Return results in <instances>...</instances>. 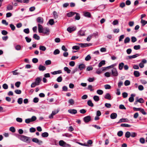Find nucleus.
Here are the masks:
<instances>
[{
	"instance_id": "nucleus-53",
	"label": "nucleus",
	"mask_w": 147,
	"mask_h": 147,
	"mask_svg": "<svg viewBox=\"0 0 147 147\" xmlns=\"http://www.w3.org/2000/svg\"><path fill=\"white\" fill-rule=\"evenodd\" d=\"M140 111L143 115H146V112L144 109L141 108H140Z\"/></svg>"
},
{
	"instance_id": "nucleus-47",
	"label": "nucleus",
	"mask_w": 147,
	"mask_h": 147,
	"mask_svg": "<svg viewBox=\"0 0 147 147\" xmlns=\"http://www.w3.org/2000/svg\"><path fill=\"white\" fill-rule=\"evenodd\" d=\"M140 142L142 144H144L145 142V139L143 138H141L140 139Z\"/></svg>"
},
{
	"instance_id": "nucleus-20",
	"label": "nucleus",
	"mask_w": 147,
	"mask_h": 147,
	"mask_svg": "<svg viewBox=\"0 0 147 147\" xmlns=\"http://www.w3.org/2000/svg\"><path fill=\"white\" fill-rule=\"evenodd\" d=\"M105 64V61L104 60L101 61L99 63L98 67H101L103 65H104Z\"/></svg>"
},
{
	"instance_id": "nucleus-46",
	"label": "nucleus",
	"mask_w": 147,
	"mask_h": 147,
	"mask_svg": "<svg viewBox=\"0 0 147 147\" xmlns=\"http://www.w3.org/2000/svg\"><path fill=\"white\" fill-rule=\"evenodd\" d=\"M23 102V99L22 98H20L18 99V102L19 104H21Z\"/></svg>"
},
{
	"instance_id": "nucleus-63",
	"label": "nucleus",
	"mask_w": 147,
	"mask_h": 147,
	"mask_svg": "<svg viewBox=\"0 0 147 147\" xmlns=\"http://www.w3.org/2000/svg\"><path fill=\"white\" fill-rule=\"evenodd\" d=\"M119 108L121 109H126V108L123 105H120L119 106Z\"/></svg>"
},
{
	"instance_id": "nucleus-35",
	"label": "nucleus",
	"mask_w": 147,
	"mask_h": 147,
	"mask_svg": "<svg viewBox=\"0 0 147 147\" xmlns=\"http://www.w3.org/2000/svg\"><path fill=\"white\" fill-rule=\"evenodd\" d=\"M120 125L121 127H129L131 126V125H130L125 123L122 124L121 125Z\"/></svg>"
},
{
	"instance_id": "nucleus-44",
	"label": "nucleus",
	"mask_w": 147,
	"mask_h": 147,
	"mask_svg": "<svg viewBox=\"0 0 147 147\" xmlns=\"http://www.w3.org/2000/svg\"><path fill=\"white\" fill-rule=\"evenodd\" d=\"M60 53V51L58 49H55L53 52V54L55 55L58 54Z\"/></svg>"
},
{
	"instance_id": "nucleus-42",
	"label": "nucleus",
	"mask_w": 147,
	"mask_h": 147,
	"mask_svg": "<svg viewBox=\"0 0 147 147\" xmlns=\"http://www.w3.org/2000/svg\"><path fill=\"white\" fill-rule=\"evenodd\" d=\"M93 86L91 85H89L87 88V89L89 90L90 91H93L94 89H92Z\"/></svg>"
},
{
	"instance_id": "nucleus-58",
	"label": "nucleus",
	"mask_w": 147,
	"mask_h": 147,
	"mask_svg": "<svg viewBox=\"0 0 147 147\" xmlns=\"http://www.w3.org/2000/svg\"><path fill=\"white\" fill-rule=\"evenodd\" d=\"M124 35L123 34L121 35L119 38V41L120 42L124 38Z\"/></svg>"
},
{
	"instance_id": "nucleus-30",
	"label": "nucleus",
	"mask_w": 147,
	"mask_h": 147,
	"mask_svg": "<svg viewBox=\"0 0 147 147\" xmlns=\"http://www.w3.org/2000/svg\"><path fill=\"white\" fill-rule=\"evenodd\" d=\"M131 135V133L127 131L125 133V136L126 138H128Z\"/></svg>"
},
{
	"instance_id": "nucleus-9",
	"label": "nucleus",
	"mask_w": 147,
	"mask_h": 147,
	"mask_svg": "<svg viewBox=\"0 0 147 147\" xmlns=\"http://www.w3.org/2000/svg\"><path fill=\"white\" fill-rule=\"evenodd\" d=\"M36 21L39 24H42L43 22V19L41 17H38L37 18Z\"/></svg>"
},
{
	"instance_id": "nucleus-48",
	"label": "nucleus",
	"mask_w": 147,
	"mask_h": 147,
	"mask_svg": "<svg viewBox=\"0 0 147 147\" xmlns=\"http://www.w3.org/2000/svg\"><path fill=\"white\" fill-rule=\"evenodd\" d=\"M9 26L12 30L13 31L15 30L16 27L14 25L11 24L9 25Z\"/></svg>"
},
{
	"instance_id": "nucleus-18",
	"label": "nucleus",
	"mask_w": 147,
	"mask_h": 147,
	"mask_svg": "<svg viewBox=\"0 0 147 147\" xmlns=\"http://www.w3.org/2000/svg\"><path fill=\"white\" fill-rule=\"evenodd\" d=\"M104 97L106 99L109 100L111 99V96L109 93L106 94Z\"/></svg>"
},
{
	"instance_id": "nucleus-6",
	"label": "nucleus",
	"mask_w": 147,
	"mask_h": 147,
	"mask_svg": "<svg viewBox=\"0 0 147 147\" xmlns=\"http://www.w3.org/2000/svg\"><path fill=\"white\" fill-rule=\"evenodd\" d=\"M80 47H89L92 45L91 43H80L79 44Z\"/></svg>"
},
{
	"instance_id": "nucleus-10",
	"label": "nucleus",
	"mask_w": 147,
	"mask_h": 147,
	"mask_svg": "<svg viewBox=\"0 0 147 147\" xmlns=\"http://www.w3.org/2000/svg\"><path fill=\"white\" fill-rule=\"evenodd\" d=\"M68 112L70 113L71 114H76L77 113V111L75 109H70L68 110Z\"/></svg>"
},
{
	"instance_id": "nucleus-43",
	"label": "nucleus",
	"mask_w": 147,
	"mask_h": 147,
	"mask_svg": "<svg viewBox=\"0 0 147 147\" xmlns=\"http://www.w3.org/2000/svg\"><path fill=\"white\" fill-rule=\"evenodd\" d=\"M53 15L55 19H56L58 18V16L56 11H53Z\"/></svg>"
},
{
	"instance_id": "nucleus-57",
	"label": "nucleus",
	"mask_w": 147,
	"mask_h": 147,
	"mask_svg": "<svg viewBox=\"0 0 147 147\" xmlns=\"http://www.w3.org/2000/svg\"><path fill=\"white\" fill-rule=\"evenodd\" d=\"M49 23L51 25H53L54 23L53 20V19H50L49 21Z\"/></svg>"
},
{
	"instance_id": "nucleus-60",
	"label": "nucleus",
	"mask_w": 147,
	"mask_h": 147,
	"mask_svg": "<svg viewBox=\"0 0 147 147\" xmlns=\"http://www.w3.org/2000/svg\"><path fill=\"white\" fill-rule=\"evenodd\" d=\"M131 136L132 137L134 138L136 137L137 136V134L135 132H132L131 133Z\"/></svg>"
},
{
	"instance_id": "nucleus-1",
	"label": "nucleus",
	"mask_w": 147,
	"mask_h": 147,
	"mask_svg": "<svg viewBox=\"0 0 147 147\" xmlns=\"http://www.w3.org/2000/svg\"><path fill=\"white\" fill-rule=\"evenodd\" d=\"M18 138L22 141L26 143L30 142V141L31 140L30 138L22 135H19Z\"/></svg>"
},
{
	"instance_id": "nucleus-17",
	"label": "nucleus",
	"mask_w": 147,
	"mask_h": 147,
	"mask_svg": "<svg viewBox=\"0 0 147 147\" xmlns=\"http://www.w3.org/2000/svg\"><path fill=\"white\" fill-rule=\"evenodd\" d=\"M62 73L61 71L59 70L57 71H55L53 72H51V73L53 75H55L58 74H60Z\"/></svg>"
},
{
	"instance_id": "nucleus-33",
	"label": "nucleus",
	"mask_w": 147,
	"mask_h": 147,
	"mask_svg": "<svg viewBox=\"0 0 147 147\" xmlns=\"http://www.w3.org/2000/svg\"><path fill=\"white\" fill-rule=\"evenodd\" d=\"M13 6L12 5L9 4L7 7V9L8 10H10L12 9Z\"/></svg>"
},
{
	"instance_id": "nucleus-4",
	"label": "nucleus",
	"mask_w": 147,
	"mask_h": 147,
	"mask_svg": "<svg viewBox=\"0 0 147 147\" xmlns=\"http://www.w3.org/2000/svg\"><path fill=\"white\" fill-rule=\"evenodd\" d=\"M91 120V117L90 116H88L83 118V120L86 123H88Z\"/></svg>"
},
{
	"instance_id": "nucleus-49",
	"label": "nucleus",
	"mask_w": 147,
	"mask_h": 147,
	"mask_svg": "<svg viewBox=\"0 0 147 147\" xmlns=\"http://www.w3.org/2000/svg\"><path fill=\"white\" fill-rule=\"evenodd\" d=\"M134 48L135 50H138L140 48V46L139 45H135L134 47Z\"/></svg>"
},
{
	"instance_id": "nucleus-52",
	"label": "nucleus",
	"mask_w": 147,
	"mask_h": 147,
	"mask_svg": "<svg viewBox=\"0 0 147 147\" xmlns=\"http://www.w3.org/2000/svg\"><path fill=\"white\" fill-rule=\"evenodd\" d=\"M137 101H138V102L141 103H143L144 102V99L142 98H140L139 99H137Z\"/></svg>"
},
{
	"instance_id": "nucleus-26",
	"label": "nucleus",
	"mask_w": 147,
	"mask_h": 147,
	"mask_svg": "<svg viewBox=\"0 0 147 147\" xmlns=\"http://www.w3.org/2000/svg\"><path fill=\"white\" fill-rule=\"evenodd\" d=\"M87 104L88 105L91 107H93L94 106L91 100H89L87 101Z\"/></svg>"
},
{
	"instance_id": "nucleus-40",
	"label": "nucleus",
	"mask_w": 147,
	"mask_h": 147,
	"mask_svg": "<svg viewBox=\"0 0 147 147\" xmlns=\"http://www.w3.org/2000/svg\"><path fill=\"white\" fill-rule=\"evenodd\" d=\"M97 93L99 95H102L103 93V91L101 90H98L96 91Z\"/></svg>"
},
{
	"instance_id": "nucleus-50",
	"label": "nucleus",
	"mask_w": 147,
	"mask_h": 147,
	"mask_svg": "<svg viewBox=\"0 0 147 147\" xmlns=\"http://www.w3.org/2000/svg\"><path fill=\"white\" fill-rule=\"evenodd\" d=\"M57 81L58 82H61L62 80V78L61 76H60L57 78Z\"/></svg>"
},
{
	"instance_id": "nucleus-51",
	"label": "nucleus",
	"mask_w": 147,
	"mask_h": 147,
	"mask_svg": "<svg viewBox=\"0 0 147 147\" xmlns=\"http://www.w3.org/2000/svg\"><path fill=\"white\" fill-rule=\"evenodd\" d=\"M91 59V57L89 55H88L85 58V60L86 61H88Z\"/></svg>"
},
{
	"instance_id": "nucleus-3",
	"label": "nucleus",
	"mask_w": 147,
	"mask_h": 147,
	"mask_svg": "<svg viewBox=\"0 0 147 147\" xmlns=\"http://www.w3.org/2000/svg\"><path fill=\"white\" fill-rule=\"evenodd\" d=\"M32 141L33 142L37 143L39 145H41L43 143V142L40 140H39L37 138H33L32 139Z\"/></svg>"
},
{
	"instance_id": "nucleus-62",
	"label": "nucleus",
	"mask_w": 147,
	"mask_h": 147,
	"mask_svg": "<svg viewBox=\"0 0 147 147\" xmlns=\"http://www.w3.org/2000/svg\"><path fill=\"white\" fill-rule=\"evenodd\" d=\"M73 49H75L76 50H78L80 49V47L78 46H74L72 47Z\"/></svg>"
},
{
	"instance_id": "nucleus-59",
	"label": "nucleus",
	"mask_w": 147,
	"mask_h": 147,
	"mask_svg": "<svg viewBox=\"0 0 147 147\" xmlns=\"http://www.w3.org/2000/svg\"><path fill=\"white\" fill-rule=\"evenodd\" d=\"M15 49L18 51L20 50L21 49V47L20 45H17L15 47Z\"/></svg>"
},
{
	"instance_id": "nucleus-64",
	"label": "nucleus",
	"mask_w": 147,
	"mask_h": 147,
	"mask_svg": "<svg viewBox=\"0 0 147 147\" xmlns=\"http://www.w3.org/2000/svg\"><path fill=\"white\" fill-rule=\"evenodd\" d=\"M20 84H21V83L20 82H16L15 83V85L17 88H18L19 87L20 85Z\"/></svg>"
},
{
	"instance_id": "nucleus-36",
	"label": "nucleus",
	"mask_w": 147,
	"mask_h": 147,
	"mask_svg": "<svg viewBox=\"0 0 147 147\" xmlns=\"http://www.w3.org/2000/svg\"><path fill=\"white\" fill-rule=\"evenodd\" d=\"M130 40V39L129 37H127L126 38L124 41V42L125 43H127L129 42Z\"/></svg>"
},
{
	"instance_id": "nucleus-11",
	"label": "nucleus",
	"mask_w": 147,
	"mask_h": 147,
	"mask_svg": "<svg viewBox=\"0 0 147 147\" xmlns=\"http://www.w3.org/2000/svg\"><path fill=\"white\" fill-rule=\"evenodd\" d=\"M76 12L71 11L67 13V16L68 17H70L76 14Z\"/></svg>"
},
{
	"instance_id": "nucleus-24",
	"label": "nucleus",
	"mask_w": 147,
	"mask_h": 147,
	"mask_svg": "<svg viewBox=\"0 0 147 147\" xmlns=\"http://www.w3.org/2000/svg\"><path fill=\"white\" fill-rule=\"evenodd\" d=\"M124 66V63L123 62H121L119 64V69L120 70H121Z\"/></svg>"
},
{
	"instance_id": "nucleus-12",
	"label": "nucleus",
	"mask_w": 147,
	"mask_h": 147,
	"mask_svg": "<svg viewBox=\"0 0 147 147\" xmlns=\"http://www.w3.org/2000/svg\"><path fill=\"white\" fill-rule=\"evenodd\" d=\"M84 16L87 17L88 18H90L91 15L90 13L88 12H84Z\"/></svg>"
},
{
	"instance_id": "nucleus-28",
	"label": "nucleus",
	"mask_w": 147,
	"mask_h": 147,
	"mask_svg": "<svg viewBox=\"0 0 147 147\" xmlns=\"http://www.w3.org/2000/svg\"><path fill=\"white\" fill-rule=\"evenodd\" d=\"M39 49L43 51H45L46 49V47L43 46H40L39 47Z\"/></svg>"
},
{
	"instance_id": "nucleus-34",
	"label": "nucleus",
	"mask_w": 147,
	"mask_h": 147,
	"mask_svg": "<svg viewBox=\"0 0 147 147\" xmlns=\"http://www.w3.org/2000/svg\"><path fill=\"white\" fill-rule=\"evenodd\" d=\"M102 70L101 68L98 69L96 71V73L98 74H99L102 73Z\"/></svg>"
},
{
	"instance_id": "nucleus-39",
	"label": "nucleus",
	"mask_w": 147,
	"mask_h": 147,
	"mask_svg": "<svg viewBox=\"0 0 147 147\" xmlns=\"http://www.w3.org/2000/svg\"><path fill=\"white\" fill-rule=\"evenodd\" d=\"M76 16L75 17V19L76 20H78L80 19V14L78 13H76Z\"/></svg>"
},
{
	"instance_id": "nucleus-56",
	"label": "nucleus",
	"mask_w": 147,
	"mask_h": 147,
	"mask_svg": "<svg viewBox=\"0 0 147 147\" xmlns=\"http://www.w3.org/2000/svg\"><path fill=\"white\" fill-rule=\"evenodd\" d=\"M15 92L17 94H20L21 93L22 91L20 90H15Z\"/></svg>"
},
{
	"instance_id": "nucleus-22",
	"label": "nucleus",
	"mask_w": 147,
	"mask_h": 147,
	"mask_svg": "<svg viewBox=\"0 0 147 147\" xmlns=\"http://www.w3.org/2000/svg\"><path fill=\"white\" fill-rule=\"evenodd\" d=\"M134 74L135 76L136 77H138L140 76V73L138 71H135L134 72Z\"/></svg>"
},
{
	"instance_id": "nucleus-25",
	"label": "nucleus",
	"mask_w": 147,
	"mask_h": 147,
	"mask_svg": "<svg viewBox=\"0 0 147 147\" xmlns=\"http://www.w3.org/2000/svg\"><path fill=\"white\" fill-rule=\"evenodd\" d=\"M78 34L80 36H83L85 35V32L82 30H80L78 32Z\"/></svg>"
},
{
	"instance_id": "nucleus-38",
	"label": "nucleus",
	"mask_w": 147,
	"mask_h": 147,
	"mask_svg": "<svg viewBox=\"0 0 147 147\" xmlns=\"http://www.w3.org/2000/svg\"><path fill=\"white\" fill-rule=\"evenodd\" d=\"M33 37L35 39L39 40L40 39V37L36 34H34L33 35Z\"/></svg>"
},
{
	"instance_id": "nucleus-45",
	"label": "nucleus",
	"mask_w": 147,
	"mask_h": 147,
	"mask_svg": "<svg viewBox=\"0 0 147 147\" xmlns=\"http://www.w3.org/2000/svg\"><path fill=\"white\" fill-rule=\"evenodd\" d=\"M95 80V78H89L87 80L89 82H93Z\"/></svg>"
},
{
	"instance_id": "nucleus-13",
	"label": "nucleus",
	"mask_w": 147,
	"mask_h": 147,
	"mask_svg": "<svg viewBox=\"0 0 147 147\" xmlns=\"http://www.w3.org/2000/svg\"><path fill=\"white\" fill-rule=\"evenodd\" d=\"M42 32V33H43L46 34H49V30L47 28H44Z\"/></svg>"
},
{
	"instance_id": "nucleus-8",
	"label": "nucleus",
	"mask_w": 147,
	"mask_h": 147,
	"mask_svg": "<svg viewBox=\"0 0 147 147\" xmlns=\"http://www.w3.org/2000/svg\"><path fill=\"white\" fill-rule=\"evenodd\" d=\"M38 32L40 33H41L44 29L42 26L40 24H38Z\"/></svg>"
},
{
	"instance_id": "nucleus-55",
	"label": "nucleus",
	"mask_w": 147,
	"mask_h": 147,
	"mask_svg": "<svg viewBox=\"0 0 147 147\" xmlns=\"http://www.w3.org/2000/svg\"><path fill=\"white\" fill-rule=\"evenodd\" d=\"M137 41L136 38L134 36H132L131 37V41L133 42H134Z\"/></svg>"
},
{
	"instance_id": "nucleus-61",
	"label": "nucleus",
	"mask_w": 147,
	"mask_h": 147,
	"mask_svg": "<svg viewBox=\"0 0 147 147\" xmlns=\"http://www.w3.org/2000/svg\"><path fill=\"white\" fill-rule=\"evenodd\" d=\"M117 134L119 136H121L123 135V132L121 131H119L118 132Z\"/></svg>"
},
{
	"instance_id": "nucleus-27",
	"label": "nucleus",
	"mask_w": 147,
	"mask_h": 147,
	"mask_svg": "<svg viewBox=\"0 0 147 147\" xmlns=\"http://www.w3.org/2000/svg\"><path fill=\"white\" fill-rule=\"evenodd\" d=\"M93 99L96 102H98L99 100V98L98 96L95 95L93 97Z\"/></svg>"
},
{
	"instance_id": "nucleus-31",
	"label": "nucleus",
	"mask_w": 147,
	"mask_h": 147,
	"mask_svg": "<svg viewBox=\"0 0 147 147\" xmlns=\"http://www.w3.org/2000/svg\"><path fill=\"white\" fill-rule=\"evenodd\" d=\"M42 136L43 137H47L49 136V134L47 132H45L42 133Z\"/></svg>"
},
{
	"instance_id": "nucleus-7",
	"label": "nucleus",
	"mask_w": 147,
	"mask_h": 147,
	"mask_svg": "<svg viewBox=\"0 0 147 147\" xmlns=\"http://www.w3.org/2000/svg\"><path fill=\"white\" fill-rule=\"evenodd\" d=\"M76 27H69L67 29V31L69 33H71L72 32L75 30Z\"/></svg>"
},
{
	"instance_id": "nucleus-54",
	"label": "nucleus",
	"mask_w": 147,
	"mask_h": 147,
	"mask_svg": "<svg viewBox=\"0 0 147 147\" xmlns=\"http://www.w3.org/2000/svg\"><path fill=\"white\" fill-rule=\"evenodd\" d=\"M69 103L71 105H73L74 104V101L73 99H69L68 101Z\"/></svg>"
},
{
	"instance_id": "nucleus-15",
	"label": "nucleus",
	"mask_w": 147,
	"mask_h": 147,
	"mask_svg": "<svg viewBox=\"0 0 147 147\" xmlns=\"http://www.w3.org/2000/svg\"><path fill=\"white\" fill-rule=\"evenodd\" d=\"M42 79L39 77H38L36 79L35 82L37 85H39L40 84V82L41 81Z\"/></svg>"
},
{
	"instance_id": "nucleus-37",
	"label": "nucleus",
	"mask_w": 147,
	"mask_h": 147,
	"mask_svg": "<svg viewBox=\"0 0 147 147\" xmlns=\"http://www.w3.org/2000/svg\"><path fill=\"white\" fill-rule=\"evenodd\" d=\"M65 142L63 140H61L59 142V144L60 146H63Z\"/></svg>"
},
{
	"instance_id": "nucleus-2",
	"label": "nucleus",
	"mask_w": 147,
	"mask_h": 147,
	"mask_svg": "<svg viewBox=\"0 0 147 147\" xmlns=\"http://www.w3.org/2000/svg\"><path fill=\"white\" fill-rule=\"evenodd\" d=\"M111 74L114 76H117L118 75V73L117 69L116 68H113L111 70Z\"/></svg>"
},
{
	"instance_id": "nucleus-19",
	"label": "nucleus",
	"mask_w": 147,
	"mask_h": 147,
	"mask_svg": "<svg viewBox=\"0 0 147 147\" xmlns=\"http://www.w3.org/2000/svg\"><path fill=\"white\" fill-rule=\"evenodd\" d=\"M85 65L84 64H80L78 66V68L80 70H82L85 68Z\"/></svg>"
},
{
	"instance_id": "nucleus-32",
	"label": "nucleus",
	"mask_w": 147,
	"mask_h": 147,
	"mask_svg": "<svg viewBox=\"0 0 147 147\" xmlns=\"http://www.w3.org/2000/svg\"><path fill=\"white\" fill-rule=\"evenodd\" d=\"M141 23L142 24V26H144L145 24H147V21L141 19Z\"/></svg>"
},
{
	"instance_id": "nucleus-5",
	"label": "nucleus",
	"mask_w": 147,
	"mask_h": 147,
	"mask_svg": "<svg viewBox=\"0 0 147 147\" xmlns=\"http://www.w3.org/2000/svg\"><path fill=\"white\" fill-rule=\"evenodd\" d=\"M59 111V110H58L53 111L51 114L49 116V118L50 119L53 118V116L57 114Z\"/></svg>"
},
{
	"instance_id": "nucleus-14",
	"label": "nucleus",
	"mask_w": 147,
	"mask_h": 147,
	"mask_svg": "<svg viewBox=\"0 0 147 147\" xmlns=\"http://www.w3.org/2000/svg\"><path fill=\"white\" fill-rule=\"evenodd\" d=\"M135 96V95L134 94H131V97L129 98V100L130 102H132L134 101V97Z\"/></svg>"
},
{
	"instance_id": "nucleus-23",
	"label": "nucleus",
	"mask_w": 147,
	"mask_h": 147,
	"mask_svg": "<svg viewBox=\"0 0 147 147\" xmlns=\"http://www.w3.org/2000/svg\"><path fill=\"white\" fill-rule=\"evenodd\" d=\"M38 69L40 71H43L46 69V67L43 65H40L38 67Z\"/></svg>"
},
{
	"instance_id": "nucleus-29",
	"label": "nucleus",
	"mask_w": 147,
	"mask_h": 147,
	"mask_svg": "<svg viewBox=\"0 0 147 147\" xmlns=\"http://www.w3.org/2000/svg\"><path fill=\"white\" fill-rule=\"evenodd\" d=\"M64 70L65 71H66L68 74H69L70 73L71 70L69 69L67 67H64Z\"/></svg>"
},
{
	"instance_id": "nucleus-16",
	"label": "nucleus",
	"mask_w": 147,
	"mask_h": 147,
	"mask_svg": "<svg viewBox=\"0 0 147 147\" xmlns=\"http://www.w3.org/2000/svg\"><path fill=\"white\" fill-rule=\"evenodd\" d=\"M139 56V54H137L133 55L128 56V57L129 59H131L133 58H135Z\"/></svg>"
},
{
	"instance_id": "nucleus-21",
	"label": "nucleus",
	"mask_w": 147,
	"mask_h": 147,
	"mask_svg": "<svg viewBox=\"0 0 147 147\" xmlns=\"http://www.w3.org/2000/svg\"><path fill=\"white\" fill-rule=\"evenodd\" d=\"M117 115L116 113H112L110 116V117L111 119H115L117 117Z\"/></svg>"
},
{
	"instance_id": "nucleus-41",
	"label": "nucleus",
	"mask_w": 147,
	"mask_h": 147,
	"mask_svg": "<svg viewBox=\"0 0 147 147\" xmlns=\"http://www.w3.org/2000/svg\"><path fill=\"white\" fill-rule=\"evenodd\" d=\"M130 84V81L129 80H126L124 82V84L125 86H128Z\"/></svg>"
}]
</instances>
